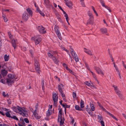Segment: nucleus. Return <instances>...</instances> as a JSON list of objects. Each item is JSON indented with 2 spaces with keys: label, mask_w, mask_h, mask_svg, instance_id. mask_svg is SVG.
Listing matches in <instances>:
<instances>
[{
  "label": "nucleus",
  "mask_w": 126,
  "mask_h": 126,
  "mask_svg": "<svg viewBox=\"0 0 126 126\" xmlns=\"http://www.w3.org/2000/svg\"><path fill=\"white\" fill-rule=\"evenodd\" d=\"M8 78L6 79V83H8V85L10 86L14 83V79L15 78V76L14 74H9L8 75Z\"/></svg>",
  "instance_id": "obj_1"
},
{
  "label": "nucleus",
  "mask_w": 126,
  "mask_h": 126,
  "mask_svg": "<svg viewBox=\"0 0 126 126\" xmlns=\"http://www.w3.org/2000/svg\"><path fill=\"white\" fill-rule=\"evenodd\" d=\"M62 109H60L59 111V114L58 118V121L60 122V125H61L63 124L64 120V119L63 117H62Z\"/></svg>",
  "instance_id": "obj_2"
},
{
  "label": "nucleus",
  "mask_w": 126,
  "mask_h": 126,
  "mask_svg": "<svg viewBox=\"0 0 126 126\" xmlns=\"http://www.w3.org/2000/svg\"><path fill=\"white\" fill-rule=\"evenodd\" d=\"M32 40L35 41L36 45L38 44L42 40V39L40 36H34L32 38Z\"/></svg>",
  "instance_id": "obj_3"
},
{
  "label": "nucleus",
  "mask_w": 126,
  "mask_h": 126,
  "mask_svg": "<svg viewBox=\"0 0 126 126\" xmlns=\"http://www.w3.org/2000/svg\"><path fill=\"white\" fill-rule=\"evenodd\" d=\"M54 31L57 34L58 37L60 40H61L62 39V37L61 35V34L59 30V27L55 25L54 27Z\"/></svg>",
  "instance_id": "obj_4"
},
{
  "label": "nucleus",
  "mask_w": 126,
  "mask_h": 126,
  "mask_svg": "<svg viewBox=\"0 0 126 126\" xmlns=\"http://www.w3.org/2000/svg\"><path fill=\"white\" fill-rule=\"evenodd\" d=\"M94 69L95 70L96 72L98 74H101L103 75L104 73L102 69L100 67L97 66H95Z\"/></svg>",
  "instance_id": "obj_5"
},
{
  "label": "nucleus",
  "mask_w": 126,
  "mask_h": 126,
  "mask_svg": "<svg viewBox=\"0 0 126 126\" xmlns=\"http://www.w3.org/2000/svg\"><path fill=\"white\" fill-rule=\"evenodd\" d=\"M53 98L55 106H57V104L58 100V97L55 93L53 94Z\"/></svg>",
  "instance_id": "obj_6"
},
{
  "label": "nucleus",
  "mask_w": 126,
  "mask_h": 126,
  "mask_svg": "<svg viewBox=\"0 0 126 126\" xmlns=\"http://www.w3.org/2000/svg\"><path fill=\"white\" fill-rule=\"evenodd\" d=\"M38 29L40 33L41 34H44L46 32V31L44 30L45 29V28L42 26H38Z\"/></svg>",
  "instance_id": "obj_7"
},
{
  "label": "nucleus",
  "mask_w": 126,
  "mask_h": 126,
  "mask_svg": "<svg viewBox=\"0 0 126 126\" xmlns=\"http://www.w3.org/2000/svg\"><path fill=\"white\" fill-rule=\"evenodd\" d=\"M100 1L101 4L102 6L105 7L107 9L109 10V11L110 12H111L110 8L108 6L105 5V3L103 0H99Z\"/></svg>",
  "instance_id": "obj_8"
},
{
  "label": "nucleus",
  "mask_w": 126,
  "mask_h": 126,
  "mask_svg": "<svg viewBox=\"0 0 126 126\" xmlns=\"http://www.w3.org/2000/svg\"><path fill=\"white\" fill-rule=\"evenodd\" d=\"M29 16L27 13H24L23 14L22 16V19L24 21H26L28 19Z\"/></svg>",
  "instance_id": "obj_9"
},
{
  "label": "nucleus",
  "mask_w": 126,
  "mask_h": 126,
  "mask_svg": "<svg viewBox=\"0 0 126 126\" xmlns=\"http://www.w3.org/2000/svg\"><path fill=\"white\" fill-rule=\"evenodd\" d=\"M57 52L56 51L52 52H48L47 53V55L50 58H52L54 56L55 54H56Z\"/></svg>",
  "instance_id": "obj_10"
},
{
  "label": "nucleus",
  "mask_w": 126,
  "mask_h": 126,
  "mask_svg": "<svg viewBox=\"0 0 126 126\" xmlns=\"http://www.w3.org/2000/svg\"><path fill=\"white\" fill-rule=\"evenodd\" d=\"M18 108L16 107H14L12 108V109L15 112H17L18 110L19 111V112H20L21 111V109H22L21 108H20L19 106H17Z\"/></svg>",
  "instance_id": "obj_11"
},
{
  "label": "nucleus",
  "mask_w": 126,
  "mask_h": 126,
  "mask_svg": "<svg viewBox=\"0 0 126 126\" xmlns=\"http://www.w3.org/2000/svg\"><path fill=\"white\" fill-rule=\"evenodd\" d=\"M66 5L70 8H72L73 5L72 2L71 1H66L65 2Z\"/></svg>",
  "instance_id": "obj_12"
},
{
  "label": "nucleus",
  "mask_w": 126,
  "mask_h": 126,
  "mask_svg": "<svg viewBox=\"0 0 126 126\" xmlns=\"http://www.w3.org/2000/svg\"><path fill=\"white\" fill-rule=\"evenodd\" d=\"M116 94L118 96V97L121 99H123V95L122 94L121 92L119 91L117 92H116Z\"/></svg>",
  "instance_id": "obj_13"
},
{
  "label": "nucleus",
  "mask_w": 126,
  "mask_h": 126,
  "mask_svg": "<svg viewBox=\"0 0 126 126\" xmlns=\"http://www.w3.org/2000/svg\"><path fill=\"white\" fill-rule=\"evenodd\" d=\"M1 73L3 77H4L8 73V72L7 71L4 69L1 71Z\"/></svg>",
  "instance_id": "obj_14"
},
{
  "label": "nucleus",
  "mask_w": 126,
  "mask_h": 126,
  "mask_svg": "<svg viewBox=\"0 0 126 126\" xmlns=\"http://www.w3.org/2000/svg\"><path fill=\"white\" fill-rule=\"evenodd\" d=\"M84 49L85 50L84 51L85 52L88 54L92 56L93 55L92 52L90 50L88 49H87L85 48H84Z\"/></svg>",
  "instance_id": "obj_15"
},
{
  "label": "nucleus",
  "mask_w": 126,
  "mask_h": 126,
  "mask_svg": "<svg viewBox=\"0 0 126 126\" xmlns=\"http://www.w3.org/2000/svg\"><path fill=\"white\" fill-rule=\"evenodd\" d=\"M12 40V46L14 47L15 49L16 47V41L14 39H13Z\"/></svg>",
  "instance_id": "obj_16"
},
{
  "label": "nucleus",
  "mask_w": 126,
  "mask_h": 126,
  "mask_svg": "<svg viewBox=\"0 0 126 126\" xmlns=\"http://www.w3.org/2000/svg\"><path fill=\"white\" fill-rule=\"evenodd\" d=\"M52 58L55 63L56 64H58L59 62V61L58 60V59H57L56 58L55 56H53Z\"/></svg>",
  "instance_id": "obj_17"
},
{
  "label": "nucleus",
  "mask_w": 126,
  "mask_h": 126,
  "mask_svg": "<svg viewBox=\"0 0 126 126\" xmlns=\"http://www.w3.org/2000/svg\"><path fill=\"white\" fill-rule=\"evenodd\" d=\"M87 14L89 16L90 19H93L94 17V16L92 13L90 11H88L87 12Z\"/></svg>",
  "instance_id": "obj_18"
},
{
  "label": "nucleus",
  "mask_w": 126,
  "mask_h": 126,
  "mask_svg": "<svg viewBox=\"0 0 126 126\" xmlns=\"http://www.w3.org/2000/svg\"><path fill=\"white\" fill-rule=\"evenodd\" d=\"M45 4L47 6H50V2L49 0H44Z\"/></svg>",
  "instance_id": "obj_19"
},
{
  "label": "nucleus",
  "mask_w": 126,
  "mask_h": 126,
  "mask_svg": "<svg viewBox=\"0 0 126 126\" xmlns=\"http://www.w3.org/2000/svg\"><path fill=\"white\" fill-rule=\"evenodd\" d=\"M22 110H21V111L20 112H20L19 113L20 114H21L22 116H25L26 117H27V116H28L27 114L26 115V114L24 113L22 111L25 112V110H23L22 109Z\"/></svg>",
  "instance_id": "obj_20"
},
{
  "label": "nucleus",
  "mask_w": 126,
  "mask_h": 126,
  "mask_svg": "<svg viewBox=\"0 0 126 126\" xmlns=\"http://www.w3.org/2000/svg\"><path fill=\"white\" fill-rule=\"evenodd\" d=\"M101 32L103 33H105L107 32V30L105 28H102L100 29Z\"/></svg>",
  "instance_id": "obj_21"
},
{
  "label": "nucleus",
  "mask_w": 126,
  "mask_h": 126,
  "mask_svg": "<svg viewBox=\"0 0 126 126\" xmlns=\"http://www.w3.org/2000/svg\"><path fill=\"white\" fill-rule=\"evenodd\" d=\"M2 17H3V20L5 22H6L8 20L7 18V17H6L5 15L4 14V13H3V12H2Z\"/></svg>",
  "instance_id": "obj_22"
},
{
  "label": "nucleus",
  "mask_w": 126,
  "mask_h": 126,
  "mask_svg": "<svg viewBox=\"0 0 126 126\" xmlns=\"http://www.w3.org/2000/svg\"><path fill=\"white\" fill-rule=\"evenodd\" d=\"M34 66H35V68L36 67H39V64L38 62V61L36 60H35L34 61Z\"/></svg>",
  "instance_id": "obj_23"
},
{
  "label": "nucleus",
  "mask_w": 126,
  "mask_h": 126,
  "mask_svg": "<svg viewBox=\"0 0 126 126\" xmlns=\"http://www.w3.org/2000/svg\"><path fill=\"white\" fill-rule=\"evenodd\" d=\"M35 69L36 72L38 74H39L40 73V66L35 68Z\"/></svg>",
  "instance_id": "obj_24"
},
{
  "label": "nucleus",
  "mask_w": 126,
  "mask_h": 126,
  "mask_svg": "<svg viewBox=\"0 0 126 126\" xmlns=\"http://www.w3.org/2000/svg\"><path fill=\"white\" fill-rule=\"evenodd\" d=\"M71 49L72 50L71 51V52L72 55L73 57H74L76 56H77V55L76 54V53L74 50L73 49Z\"/></svg>",
  "instance_id": "obj_25"
},
{
  "label": "nucleus",
  "mask_w": 126,
  "mask_h": 126,
  "mask_svg": "<svg viewBox=\"0 0 126 126\" xmlns=\"http://www.w3.org/2000/svg\"><path fill=\"white\" fill-rule=\"evenodd\" d=\"M37 11L39 13L43 16H45V15L44 13L41 12L39 8L37 7L36 9Z\"/></svg>",
  "instance_id": "obj_26"
},
{
  "label": "nucleus",
  "mask_w": 126,
  "mask_h": 126,
  "mask_svg": "<svg viewBox=\"0 0 126 126\" xmlns=\"http://www.w3.org/2000/svg\"><path fill=\"white\" fill-rule=\"evenodd\" d=\"M9 56L7 55V54H5L4 55V59L5 61H8L9 59Z\"/></svg>",
  "instance_id": "obj_27"
},
{
  "label": "nucleus",
  "mask_w": 126,
  "mask_h": 126,
  "mask_svg": "<svg viewBox=\"0 0 126 126\" xmlns=\"http://www.w3.org/2000/svg\"><path fill=\"white\" fill-rule=\"evenodd\" d=\"M27 11L29 14V15H31V16H32V11L30 9L28 8L27 9Z\"/></svg>",
  "instance_id": "obj_28"
},
{
  "label": "nucleus",
  "mask_w": 126,
  "mask_h": 126,
  "mask_svg": "<svg viewBox=\"0 0 126 126\" xmlns=\"http://www.w3.org/2000/svg\"><path fill=\"white\" fill-rule=\"evenodd\" d=\"M84 102L82 100H81L80 101V106L81 108H83L84 107Z\"/></svg>",
  "instance_id": "obj_29"
},
{
  "label": "nucleus",
  "mask_w": 126,
  "mask_h": 126,
  "mask_svg": "<svg viewBox=\"0 0 126 126\" xmlns=\"http://www.w3.org/2000/svg\"><path fill=\"white\" fill-rule=\"evenodd\" d=\"M51 110H50V109H49L47 112V116H49L51 115Z\"/></svg>",
  "instance_id": "obj_30"
},
{
  "label": "nucleus",
  "mask_w": 126,
  "mask_h": 126,
  "mask_svg": "<svg viewBox=\"0 0 126 126\" xmlns=\"http://www.w3.org/2000/svg\"><path fill=\"white\" fill-rule=\"evenodd\" d=\"M112 86L114 88V90H115V93L119 91V90H118L117 86H116L115 85H113Z\"/></svg>",
  "instance_id": "obj_31"
},
{
  "label": "nucleus",
  "mask_w": 126,
  "mask_h": 126,
  "mask_svg": "<svg viewBox=\"0 0 126 126\" xmlns=\"http://www.w3.org/2000/svg\"><path fill=\"white\" fill-rule=\"evenodd\" d=\"M107 113L110 116H111L114 119H115V120H116L117 121H118V119L117 118H116L114 116L113 114H111V113H110L109 112H107Z\"/></svg>",
  "instance_id": "obj_32"
},
{
  "label": "nucleus",
  "mask_w": 126,
  "mask_h": 126,
  "mask_svg": "<svg viewBox=\"0 0 126 126\" xmlns=\"http://www.w3.org/2000/svg\"><path fill=\"white\" fill-rule=\"evenodd\" d=\"M85 83L89 86H92L93 84L92 83H90L88 81H86L85 82Z\"/></svg>",
  "instance_id": "obj_33"
},
{
  "label": "nucleus",
  "mask_w": 126,
  "mask_h": 126,
  "mask_svg": "<svg viewBox=\"0 0 126 126\" xmlns=\"http://www.w3.org/2000/svg\"><path fill=\"white\" fill-rule=\"evenodd\" d=\"M75 108L77 110H82V109H81V108H80L79 106L78 105H76L75 106Z\"/></svg>",
  "instance_id": "obj_34"
},
{
  "label": "nucleus",
  "mask_w": 126,
  "mask_h": 126,
  "mask_svg": "<svg viewBox=\"0 0 126 126\" xmlns=\"http://www.w3.org/2000/svg\"><path fill=\"white\" fill-rule=\"evenodd\" d=\"M90 106L92 110L93 111H94L95 109V106L93 104H92L91 103H90Z\"/></svg>",
  "instance_id": "obj_35"
},
{
  "label": "nucleus",
  "mask_w": 126,
  "mask_h": 126,
  "mask_svg": "<svg viewBox=\"0 0 126 126\" xmlns=\"http://www.w3.org/2000/svg\"><path fill=\"white\" fill-rule=\"evenodd\" d=\"M61 47H62V49H63L64 50L66 51L67 53H69V52L66 49H65L64 47H63L62 46H61ZM69 56L70 57V58L72 60V58H71L70 57V55L69 54Z\"/></svg>",
  "instance_id": "obj_36"
},
{
  "label": "nucleus",
  "mask_w": 126,
  "mask_h": 126,
  "mask_svg": "<svg viewBox=\"0 0 126 126\" xmlns=\"http://www.w3.org/2000/svg\"><path fill=\"white\" fill-rule=\"evenodd\" d=\"M92 8L93 9L94 13L95 14L96 16H98V15L96 11L95 10L94 7L93 6H92Z\"/></svg>",
  "instance_id": "obj_37"
},
{
  "label": "nucleus",
  "mask_w": 126,
  "mask_h": 126,
  "mask_svg": "<svg viewBox=\"0 0 126 126\" xmlns=\"http://www.w3.org/2000/svg\"><path fill=\"white\" fill-rule=\"evenodd\" d=\"M5 115L7 117H8L9 118H11V117L10 115V113L8 112H7L6 113Z\"/></svg>",
  "instance_id": "obj_38"
},
{
  "label": "nucleus",
  "mask_w": 126,
  "mask_h": 126,
  "mask_svg": "<svg viewBox=\"0 0 126 126\" xmlns=\"http://www.w3.org/2000/svg\"><path fill=\"white\" fill-rule=\"evenodd\" d=\"M98 119L99 120L102 121L103 120L102 117L101 115L99 114L98 115Z\"/></svg>",
  "instance_id": "obj_39"
},
{
  "label": "nucleus",
  "mask_w": 126,
  "mask_h": 126,
  "mask_svg": "<svg viewBox=\"0 0 126 126\" xmlns=\"http://www.w3.org/2000/svg\"><path fill=\"white\" fill-rule=\"evenodd\" d=\"M100 109L101 110H102L105 111L107 113V112H109L107 111L105 109V108H104L103 106H102L100 108Z\"/></svg>",
  "instance_id": "obj_40"
},
{
  "label": "nucleus",
  "mask_w": 126,
  "mask_h": 126,
  "mask_svg": "<svg viewBox=\"0 0 126 126\" xmlns=\"http://www.w3.org/2000/svg\"><path fill=\"white\" fill-rule=\"evenodd\" d=\"M45 83L44 82V80H43L42 81V88L43 90L44 89V86H45Z\"/></svg>",
  "instance_id": "obj_41"
},
{
  "label": "nucleus",
  "mask_w": 126,
  "mask_h": 126,
  "mask_svg": "<svg viewBox=\"0 0 126 126\" xmlns=\"http://www.w3.org/2000/svg\"><path fill=\"white\" fill-rule=\"evenodd\" d=\"M73 58H74L75 59V60L76 62H79V59L77 56H76Z\"/></svg>",
  "instance_id": "obj_42"
},
{
  "label": "nucleus",
  "mask_w": 126,
  "mask_h": 126,
  "mask_svg": "<svg viewBox=\"0 0 126 126\" xmlns=\"http://www.w3.org/2000/svg\"><path fill=\"white\" fill-rule=\"evenodd\" d=\"M11 118L13 119L17 120H18V118L16 117L15 116H11Z\"/></svg>",
  "instance_id": "obj_43"
},
{
  "label": "nucleus",
  "mask_w": 126,
  "mask_h": 126,
  "mask_svg": "<svg viewBox=\"0 0 126 126\" xmlns=\"http://www.w3.org/2000/svg\"><path fill=\"white\" fill-rule=\"evenodd\" d=\"M73 97L74 98H76L77 97V95L76 93L73 92Z\"/></svg>",
  "instance_id": "obj_44"
},
{
  "label": "nucleus",
  "mask_w": 126,
  "mask_h": 126,
  "mask_svg": "<svg viewBox=\"0 0 126 126\" xmlns=\"http://www.w3.org/2000/svg\"><path fill=\"white\" fill-rule=\"evenodd\" d=\"M61 94L63 97V99L64 100H65V94H64L63 93H61Z\"/></svg>",
  "instance_id": "obj_45"
},
{
  "label": "nucleus",
  "mask_w": 126,
  "mask_h": 126,
  "mask_svg": "<svg viewBox=\"0 0 126 126\" xmlns=\"http://www.w3.org/2000/svg\"><path fill=\"white\" fill-rule=\"evenodd\" d=\"M85 66H86V67H87V69L88 70H89L90 71H91V70H90L88 64L86 63H85Z\"/></svg>",
  "instance_id": "obj_46"
},
{
  "label": "nucleus",
  "mask_w": 126,
  "mask_h": 126,
  "mask_svg": "<svg viewBox=\"0 0 126 126\" xmlns=\"http://www.w3.org/2000/svg\"><path fill=\"white\" fill-rule=\"evenodd\" d=\"M81 2V4L82 6L83 7H85V5L83 1H82Z\"/></svg>",
  "instance_id": "obj_47"
},
{
  "label": "nucleus",
  "mask_w": 126,
  "mask_h": 126,
  "mask_svg": "<svg viewBox=\"0 0 126 126\" xmlns=\"http://www.w3.org/2000/svg\"><path fill=\"white\" fill-rule=\"evenodd\" d=\"M24 120L26 123H28L29 122V121L28 119L27 118H24Z\"/></svg>",
  "instance_id": "obj_48"
},
{
  "label": "nucleus",
  "mask_w": 126,
  "mask_h": 126,
  "mask_svg": "<svg viewBox=\"0 0 126 126\" xmlns=\"http://www.w3.org/2000/svg\"><path fill=\"white\" fill-rule=\"evenodd\" d=\"M99 122H100V123L102 126H105L104 123L103 121L102 120L101 121H99Z\"/></svg>",
  "instance_id": "obj_49"
},
{
  "label": "nucleus",
  "mask_w": 126,
  "mask_h": 126,
  "mask_svg": "<svg viewBox=\"0 0 126 126\" xmlns=\"http://www.w3.org/2000/svg\"><path fill=\"white\" fill-rule=\"evenodd\" d=\"M70 106L67 105H66L65 108V113H66V108H69Z\"/></svg>",
  "instance_id": "obj_50"
},
{
  "label": "nucleus",
  "mask_w": 126,
  "mask_h": 126,
  "mask_svg": "<svg viewBox=\"0 0 126 126\" xmlns=\"http://www.w3.org/2000/svg\"><path fill=\"white\" fill-rule=\"evenodd\" d=\"M2 12H3H3L4 11H7V12H9V10L8 9H2Z\"/></svg>",
  "instance_id": "obj_51"
},
{
  "label": "nucleus",
  "mask_w": 126,
  "mask_h": 126,
  "mask_svg": "<svg viewBox=\"0 0 126 126\" xmlns=\"http://www.w3.org/2000/svg\"><path fill=\"white\" fill-rule=\"evenodd\" d=\"M97 103L98 105L100 108L102 106L101 105V104L99 102H97Z\"/></svg>",
  "instance_id": "obj_52"
},
{
  "label": "nucleus",
  "mask_w": 126,
  "mask_h": 126,
  "mask_svg": "<svg viewBox=\"0 0 126 126\" xmlns=\"http://www.w3.org/2000/svg\"><path fill=\"white\" fill-rule=\"evenodd\" d=\"M8 103L9 105H10L11 104V101L10 99L8 100Z\"/></svg>",
  "instance_id": "obj_53"
},
{
  "label": "nucleus",
  "mask_w": 126,
  "mask_h": 126,
  "mask_svg": "<svg viewBox=\"0 0 126 126\" xmlns=\"http://www.w3.org/2000/svg\"><path fill=\"white\" fill-rule=\"evenodd\" d=\"M113 63L114 65V67L115 68L118 67L116 65L115 63L114 62H113Z\"/></svg>",
  "instance_id": "obj_54"
},
{
  "label": "nucleus",
  "mask_w": 126,
  "mask_h": 126,
  "mask_svg": "<svg viewBox=\"0 0 126 126\" xmlns=\"http://www.w3.org/2000/svg\"><path fill=\"white\" fill-rule=\"evenodd\" d=\"M113 63L114 65V67L115 68L118 67L116 65L115 63L114 62H113Z\"/></svg>",
  "instance_id": "obj_55"
},
{
  "label": "nucleus",
  "mask_w": 126,
  "mask_h": 126,
  "mask_svg": "<svg viewBox=\"0 0 126 126\" xmlns=\"http://www.w3.org/2000/svg\"><path fill=\"white\" fill-rule=\"evenodd\" d=\"M64 16L65 17L66 19H68L69 18L68 16L67 15H66L65 14V15H64Z\"/></svg>",
  "instance_id": "obj_56"
},
{
  "label": "nucleus",
  "mask_w": 126,
  "mask_h": 126,
  "mask_svg": "<svg viewBox=\"0 0 126 126\" xmlns=\"http://www.w3.org/2000/svg\"><path fill=\"white\" fill-rule=\"evenodd\" d=\"M58 90L62 89V88L60 85H58Z\"/></svg>",
  "instance_id": "obj_57"
},
{
  "label": "nucleus",
  "mask_w": 126,
  "mask_h": 126,
  "mask_svg": "<svg viewBox=\"0 0 126 126\" xmlns=\"http://www.w3.org/2000/svg\"><path fill=\"white\" fill-rule=\"evenodd\" d=\"M0 82L3 83H4V79H2L1 80Z\"/></svg>",
  "instance_id": "obj_58"
},
{
  "label": "nucleus",
  "mask_w": 126,
  "mask_h": 126,
  "mask_svg": "<svg viewBox=\"0 0 126 126\" xmlns=\"http://www.w3.org/2000/svg\"><path fill=\"white\" fill-rule=\"evenodd\" d=\"M115 70H116V71L117 72H119L118 67L117 68H115Z\"/></svg>",
  "instance_id": "obj_59"
},
{
  "label": "nucleus",
  "mask_w": 126,
  "mask_h": 126,
  "mask_svg": "<svg viewBox=\"0 0 126 126\" xmlns=\"http://www.w3.org/2000/svg\"><path fill=\"white\" fill-rule=\"evenodd\" d=\"M88 113L91 116H93V114L92 112V111H91V112H88Z\"/></svg>",
  "instance_id": "obj_60"
},
{
  "label": "nucleus",
  "mask_w": 126,
  "mask_h": 126,
  "mask_svg": "<svg viewBox=\"0 0 126 126\" xmlns=\"http://www.w3.org/2000/svg\"><path fill=\"white\" fill-rule=\"evenodd\" d=\"M9 36L10 39H11L12 40V39H13V36L12 35H9Z\"/></svg>",
  "instance_id": "obj_61"
},
{
  "label": "nucleus",
  "mask_w": 126,
  "mask_h": 126,
  "mask_svg": "<svg viewBox=\"0 0 126 126\" xmlns=\"http://www.w3.org/2000/svg\"><path fill=\"white\" fill-rule=\"evenodd\" d=\"M59 90L60 92L61 93H63V91L62 89H59V90Z\"/></svg>",
  "instance_id": "obj_62"
},
{
  "label": "nucleus",
  "mask_w": 126,
  "mask_h": 126,
  "mask_svg": "<svg viewBox=\"0 0 126 126\" xmlns=\"http://www.w3.org/2000/svg\"><path fill=\"white\" fill-rule=\"evenodd\" d=\"M66 104L65 103V104H62V105H62V106L64 108H65V106H66Z\"/></svg>",
  "instance_id": "obj_63"
},
{
  "label": "nucleus",
  "mask_w": 126,
  "mask_h": 126,
  "mask_svg": "<svg viewBox=\"0 0 126 126\" xmlns=\"http://www.w3.org/2000/svg\"><path fill=\"white\" fill-rule=\"evenodd\" d=\"M122 115H123V116L126 119V115L124 113H123Z\"/></svg>",
  "instance_id": "obj_64"
}]
</instances>
